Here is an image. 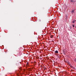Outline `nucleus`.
<instances>
[{
	"label": "nucleus",
	"instance_id": "obj_6",
	"mask_svg": "<svg viewBox=\"0 0 76 76\" xmlns=\"http://www.w3.org/2000/svg\"><path fill=\"white\" fill-rule=\"evenodd\" d=\"M72 69H75V67H72Z\"/></svg>",
	"mask_w": 76,
	"mask_h": 76
},
{
	"label": "nucleus",
	"instance_id": "obj_3",
	"mask_svg": "<svg viewBox=\"0 0 76 76\" xmlns=\"http://www.w3.org/2000/svg\"><path fill=\"white\" fill-rule=\"evenodd\" d=\"M72 27H70V26H69V30H70V29H71V28Z\"/></svg>",
	"mask_w": 76,
	"mask_h": 76
},
{
	"label": "nucleus",
	"instance_id": "obj_13",
	"mask_svg": "<svg viewBox=\"0 0 76 76\" xmlns=\"http://www.w3.org/2000/svg\"><path fill=\"white\" fill-rule=\"evenodd\" d=\"M75 21H76V20H75Z\"/></svg>",
	"mask_w": 76,
	"mask_h": 76
},
{
	"label": "nucleus",
	"instance_id": "obj_12",
	"mask_svg": "<svg viewBox=\"0 0 76 76\" xmlns=\"http://www.w3.org/2000/svg\"><path fill=\"white\" fill-rule=\"evenodd\" d=\"M73 27H74V25H73Z\"/></svg>",
	"mask_w": 76,
	"mask_h": 76
},
{
	"label": "nucleus",
	"instance_id": "obj_8",
	"mask_svg": "<svg viewBox=\"0 0 76 76\" xmlns=\"http://www.w3.org/2000/svg\"><path fill=\"white\" fill-rule=\"evenodd\" d=\"M75 21H72V23H75Z\"/></svg>",
	"mask_w": 76,
	"mask_h": 76
},
{
	"label": "nucleus",
	"instance_id": "obj_10",
	"mask_svg": "<svg viewBox=\"0 0 76 76\" xmlns=\"http://www.w3.org/2000/svg\"><path fill=\"white\" fill-rule=\"evenodd\" d=\"M71 68H72V67H73V66H71Z\"/></svg>",
	"mask_w": 76,
	"mask_h": 76
},
{
	"label": "nucleus",
	"instance_id": "obj_9",
	"mask_svg": "<svg viewBox=\"0 0 76 76\" xmlns=\"http://www.w3.org/2000/svg\"><path fill=\"white\" fill-rule=\"evenodd\" d=\"M29 64V63L28 62H27V65H28V64Z\"/></svg>",
	"mask_w": 76,
	"mask_h": 76
},
{
	"label": "nucleus",
	"instance_id": "obj_5",
	"mask_svg": "<svg viewBox=\"0 0 76 76\" xmlns=\"http://www.w3.org/2000/svg\"><path fill=\"white\" fill-rule=\"evenodd\" d=\"M53 35H51L50 36V37L52 38H53Z\"/></svg>",
	"mask_w": 76,
	"mask_h": 76
},
{
	"label": "nucleus",
	"instance_id": "obj_4",
	"mask_svg": "<svg viewBox=\"0 0 76 76\" xmlns=\"http://www.w3.org/2000/svg\"><path fill=\"white\" fill-rule=\"evenodd\" d=\"M71 12L72 13H74V12H75V10H72Z\"/></svg>",
	"mask_w": 76,
	"mask_h": 76
},
{
	"label": "nucleus",
	"instance_id": "obj_11",
	"mask_svg": "<svg viewBox=\"0 0 76 76\" xmlns=\"http://www.w3.org/2000/svg\"><path fill=\"white\" fill-rule=\"evenodd\" d=\"M75 61H76V59H75Z\"/></svg>",
	"mask_w": 76,
	"mask_h": 76
},
{
	"label": "nucleus",
	"instance_id": "obj_7",
	"mask_svg": "<svg viewBox=\"0 0 76 76\" xmlns=\"http://www.w3.org/2000/svg\"><path fill=\"white\" fill-rule=\"evenodd\" d=\"M22 68L21 67H20V70H22Z\"/></svg>",
	"mask_w": 76,
	"mask_h": 76
},
{
	"label": "nucleus",
	"instance_id": "obj_2",
	"mask_svg": "<svg viewBox=\"0 0 76 76\" xmlns=\"http://www.w3.org/2000/svg\"><path fill=\"white\" fill-rule=\"evenodd\" d=\"M55 53H56V54H58V51L56 50L55 51Z\"/></svg>",
	"mask_w": 76,
	"mask_h": 76
},
{
	"label": "nucleus",
	"instance_id": "obj_1",
	"mask_svg": "<svg viewBox=\"0 0 76 76\" xmlns=\"http://www.w3.org/2000/svg\"><path fill=\"white\" fill-rule=\"evenodd\" d=\"M71 3H74L75 2V1L72 0H69Z\"/></svg>",
	"mask_w": 76,
	"mask_h": 76
}]
</instances>
